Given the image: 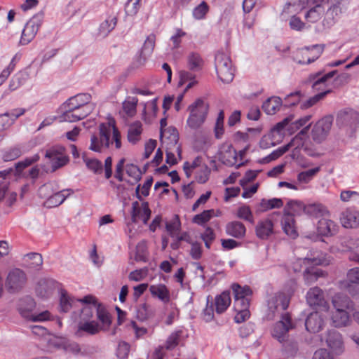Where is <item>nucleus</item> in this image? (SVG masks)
Masks as SVG:
<instances>
[{"label": "nucleus", "instance_id": "obj_2", "mask_svg": "<svg viewBox=\"0 0 359 359\" xmlns=\"http://www.w3.org/2000/svg\"><path fill=\"white\" fill-rule=\"evenodd\" d=\"M113 142L116 149H119L121 147L120 132L116 126L115 121L111 119L107 123H101L99 126V134L91 136L89 149L101 153L104 149H108Z\"/></svg>", "mask_w": 359, "mask_h": 359}, {"label": "nucleus", "instance_id": "obj_49", "mask_svg": "<svg viewBox=\"0 0 359 359\" xmlns=\"http://www.w3.org/2000/svg\"><path fill=\"white\" fill-rule=\"evenodd\" d=\"M137 102L138 99L136 97H128L123 102V109L128 116L133 117L136 114Z\"/></svg>", "mask_w": 359, "mask_h": 359}, {"label": "nucleus", "instance_id": "obj_29", "mask_svg": "<svg viewBox=\"0 0 359 359\" xmlns=\"http://www.w3.org/2000/svg\"><path fill=\"white\" fill-rule=\"evenodd\" d=\"M332 325L336 327H341L348 325L349 316L346 310L334 309L331 316Z\"/></svg>", "mask_w": 359, "mask_h": 359}, {"label": "nucleus", "instance_id": "obj_63", "mask_svg": "<svg viewBox=\"0 0 359 359\" xmlns=\"http://www.w3.org/2000/svg\"><path fill=\"white\" fill-rule=\"evenodd\" d=\"M237 216L238 217L248 221L251 224L254 223L253 215L248 206H242L239 208L238 210Z\"/></svg>", "mask_w": 359, "mask_h": 359}, {"label": "nucleus", "instance_id": "obj_5", "mask_svg": "<svg viewBox=\"0 0 359 359\" xmlns=\"http://www.w3.org/2000/svg\"><path fill=\"white\" fill-rule=\"evenodd\" d=\"M295 327V323L292 321L289 313L281 315L280 320L274 323L270 332L272 337L278 342L283 344L289 340V332Z\"/></svg>", "mask_w": 359, "mask_h": 359}, {"label": "nucleus", "instance_id": "obj_21", "mask_svg": "<svg viewBox=\"0 0 359 359\" xmlns=\"http://www.w3.org/2000/svg\"><path fill=\"white\" fill-rule=\"evenodd\" d=\"M337 70H333L327 74H323L324 70L319 71L316 73L311 74L309 76V81L313 82L312 88L315 90H320L321 86H325L326 81L332 78L336 74Z\"/></svg>", "mask_w": 359, "mask_h": 359}, {"label": "nucleus", "instance_id": "obj_15", "mask_svg": "<svg viewBox=\"0 0 359 359\" xmlns=\"http://www.w3.org/2000/svg\"><path fill=\"white\" fill-rule=\"evenodd\" d=\"M57 282L52 278H42L37 283L36 293L41 298H48L57 287Z\"/></svg>", "mask_w": 359, "mask_h": 359}, {"label": "nucleus", "instance_id": "obj_58", "mask_svg": "<svg viewBox=\"0 0 359 359\" xmlns=\"http://www.w3.org/2000/svg\"><path fill=\"white\" fill-rule=\"evenodd\" d=\"M22 154V152L19 147H13L5 151L2 158L5 162L11 161L20 157Z\"/></svg>", "mask_w": 359, "mask_h": 359}, {"label": "nucleus", "instance_id": "obj_14", "mask_svg": "<svg viewBox=\"0 0 359 359\" xmlns=\"http://www.w3.org/2000/svg\"><path fill=\"white\" fill-rule=\"evenodd\" d=\"M306 302L310 306L327 311L329 308L323 291L318 287L310 288L306 294Z\"/></svg>", "mask_w": 359, "mask_h": 359}, {"label": "nucleus", "instance_id": "obj_1", "mask_svg": "<svg viewBox=\"0 0 359 359\" xmlns=\"http://www.w3.org/2000/svg\"><path fill=\"white\" fill-rule=\"evenodd\" d=\"M306 1L309 5V9L304 14V18L307 22L316 23L320 20L324 29H330L339 19L341 14L339 0Z\"/></svg>", "mask_w": 359, "mask_h": 359}, {"label": "nucleus", "instance_id": "obj_33", "mask_svg": "<svg viewBox=\"0 0 359 359\" xmlns=\"http://www.w3.org/2000/svg\"><path fill=\"white\" fill-rule=\"evenodd\" d=\"M231 303V295L229 291H224L215 298L216 312L219 314L224 312Z\"/></svg>", "mask_w": 359, "mask_h": 359}, {"label": "nucleus", "instance_id": "obj_16", "mask_svg": "<svg viewBox=\"0 0 359 359\" xmlns=\"http://www.w3.org/2000/svg\"><path fill=\"white\" fill-rule=\"evenodd\" d=\"M325 341L327 346L337 354H340L344 351V341L341 334L334 330H328L325 336Z\"/></svg>", "mask_w": 359, "mask_h": 359}, {"label": "nucleus", "instance_id": "obj_27", "mask_svg": "<svg viewBox=\"0 0 359 359\" xmlns=\"http://www.w3.org/2000/svg\"><path fill=\"white\" fill-rule=\"evenodd\" d=\"M151 295L157 297L163 303L169 302L170 299V291L163 284L152 285L149 287Z\"/></svg>", "mask_w": 359, "mask_h": 359}, {"label": "nucleus", "instance_id": "obj_48", "mask_svg": "<svg viewBox=\"0 0 359 359\" xmlns=\"http://www.w3.org/2000/svg\"><path fill=\"white\" fill-rule=\"evenodd\" d=\"M39 159V156L38 154H35L32 157L26 158L23 161L16 163L15 166L13 167L14 168L15 175H19L25 168L38 161Z\"/></svg>", "mask_w": 359, "mask_h": 359}, {"label": "nucleus", "instance_id": "obj_19", "mask_svg": "<svg viewBox=\"0 0 359 359\" xmlns=\"http://www.w3.org/2000/svg\"><path fill=\"white\" fill-rule=\"evenodd\" d=\"M325 45L316 44L310 46H304L301 49V51L307 57L306 62L304 60L297 61L299 64H310L316 60L323 53Z\"/></svg>", "mask_w": 359, "mask_h": 359}, {"label": "nucleus", "instance_id": "obj_64", "mask_svg": "<svg viewBox=\"0 0 359 359\" xmlns=\"http://www.w3.org/2000/svg\"><path fill=\"white\" fill-rule=\"evenodd\" d=\"M180 335H181L180 331L172 332L168 337V338L167 339V340L165 341V348L167 350H172L175 346H177L179 343V339H180Z\"/></svg>", "mask_w": 359, "mask_h": 359}, {"label": "nucleus", "instance_id": "obj_43", "mask_svg": "<svg viewBox=\"0 0 359 359\" xmlns=\"http://www.w3.org/2000/svg\"><path fill=\"white\" fill-rule=\"evenodd\" d=\"M156 36L154 34H150L145 40L141 50V57L145 60L153 53L155 46Z\"/></svg>", "mask_w": 359, "mask_h": 359}, {"label": "nucleus", "instance_id": "obj_6", "mask_svg": "<svg viewBox=\"0 0 359 359\" xmlns=\"http://www.w3.org/2000/svg\"><path fill=\"white\" fill-rule=\"evenodd\" d=\"M290 303L288 297L283 292H276L268 297L267 309L266 311L265 318L268 320H273L276 316L283 314Z\"/></svg>", "mask_w": 359, "mask_h": 359}, {"label": "nucleus", "instance_id": "obj_40", "mask_svg": "<svg viewBox=\"0 0 359 359\" xmlns=\"http://www.w3.org/2000/svg\"><path fill=\"white\" fill-rule=\"evenodd\" d=\"M221 158L224 164L233 166L237 163V152L231 145H229L228 149L222 152Z\"/></svg>", "mask_w": 359, "mask_h": 359}, {"label": "nucleus", "instance_id": "obj_39", "mask_svg": "<svg viewBox=\"0 0 359 359\" xmlns=\"http://www.w3.org/2000/svg\"><path fill=\"white\" fill-rule=\"evenodd\" d=\"M154 311L146 303L141 304L136 309V318L140 321H145L154 316Z\"/></svg>", "mask_w": 359, "mask_h": 359}, {"label": "nucleus", "instance_id": "obj_47", "mask_svg": "<svg viewBox=\"0 0 359 359\" xmlns=\"http://www.w3.org/2000/svg\"><path fill=\"white\" fill-rule=\"evenodd\" d=\"M62 108L64 111L60 117L61 121L72 123L79 121L76 116L77 114H76L74 110V108L70 107L67 102H65L63 104Z\"/></svg>", "mask_w": 359, "mask_h": 359}, {"label": "nucleus", "instance_id": "obj_51", "mask_svg": "<svg viewBox=\"0 0 359 359\" xmlns=\"http://www.w3.org/2000/svg\"><path fill=\"white\" fill-rule=\"evenodd\" d=\"M283 205V201L280 198H273L271 199H262L260 206L262 211H266L273 208H279Z\"/></svg>", "mask_w": 359, "mask_h": 359}, {"label": "nucleus", "instance_id": "obj_9", "mask_svg": "<svg viewBox=\"0 0 359 359\" xmlns=\"http://www.w3.org/2000/svg\"><path fill=\"white\" fill-rule=\"evenodd\" d=\"M27 277L25 272L18 268L11 269L6 278L5 287L11 294L18 293L26 285Z\"/></svg>", "mask_w": 359, "mask_h": 359}, {"label": "nucleus", "instance_id": "obj_26", "mask_svg": "<svg viewBox=\"0 0 359 359\" xmlns=\"http://www.w3.org/2000/svg\"><path fill=\"white\" fill-rule=\"evenodd\" d=\"M245 226L243 223L238 221L229 222L226 226V234L236 238H243L245 235Z\"/></svg>", "mask_w": 359, "mask_h": 359}, {"label": "nucleus", "instance_id": "obj_10", "mask_svg": "<svg viewBox=\"0 0 359 359\" xmlns=\"http://www.w3.org/2000/svg\"><path fill=\"white\" fill-rule=\"evenodd\" d=\"M337 125L348 132L353 133L359 127V113L352 109H346L338 112Z\"/></svg>", "mask_w": 359, "mask_h": 359}, {"label": "nucleus", "instance_id": "obj_56", "mask_svg": "<svg viewBox=\"0 0 359 359\" xmlns=\"http://www.w3.org/2000/svg\"><path fill=\"white\" fill-rule=\"evenodd\" d=\"M302 99V93L300 91H295L287 95L285 99L283 105L285 107H290L296 105L300 102Z\"/></svg>", "mask_w": 359, "mask_h": 359}, {"label": "nucleus", "instance_id": "obj_60", "mask_svg": "<svg viewBox=\"0 0 359 359\" xmlns=\"http://www.w3.org/2000/svg\"><path fill=\"white\" fill-rule=\"evenodd\" d=\"M340 200L344 203L359 200V192L351 190H343L340 194Z\"/></svg>", "mask_w": 359, "mask_h": 359}, {"label": "nucleus", "instance_id": "obj_46", "mask_svg": "<svg viewBox=\"0 0 359 359\" xmlns=\"http://www.w3.org/2000/svg\"><path fill=\"white\" fill-rule=\"evenodd\" d=\"M75 299L69 297L65 290H61L60 309L62 312L67 313L73 306Z\"/></svg>", "mask_w": 359, "mask_h": 359}, {"label": "nucleus", "instance_id": "obj_37", "mask_svg": "<svg viewBox=\"0 0 359 359\" xmlns=\"http://www.w3.org/2000/svg\"><path fill=\"white\" fill-rule=\"evenodd\" d=\"M142 125L140 121H136L130 126L128 130V140L130 143L135 144L140 139L142 132Z\"/></svg>", "mask_w": 359, "mask_h": 359}, {"label": "nucleus", "instance_id": "obj_62", "mask_svg": "<svg viewBox=\"0 0 359 359\" xmlns=\"http://www.w3.org/2000/svg\"><path fill=\"white\" fill-rule=\"evenodd\" d=\"M224 114L223 111H220L217 121L215 123V137L217 139H220L222 137V135L224 133Z\"/></svg>", "mask_w": 359, "mask_h": 359}, {"label": "nucleus", "instance_id": "obj_11", "mask_svg": "<svg viewBox=\"0 0 359 359\" xmlns=\"http://www.w3.org/2000/svg\"><path fill=\"white\" fill-rule=\"evenodd\" d=\"M333 122L332 116H325L319 120L311 130L313 140L318 142H322L328 135Z\"/></svg>", "mask_w": 359, "mask_h": 359}, {"label": "nucleus", "instance_id": "obj_50", "mask_svg": "<svg viewBox=\"0 0 359 359\" xmlns=\"http://www.w3.org/2000/svg\"><path fill=\"white\" fill-rule=\"evenodd\" d=\"M291 146V143H289L283 147H279L276 150L272 151L269 155L266 156L260 161L261 163H268L272 161L276 160L285 152H287Z\"/></svg>", "mask_w": 359, "mask_h": 359}, {"label": "nucleus", "instance_id": "obj_18", "mask_svg": "<svg viewBox=\"0 0 359 359\" xmlns=\"http://www.w3.org/2000/svg\"><path fill=\"white\" fill-rule=\"evenodd\" d=\"M273 227V223L270 218L261 219L255 226L256 236L262 240H266L274 233Z\"/></svg>", "mask_w": 359, "mask_h": 359}, {"label": "nucleus", "instance_id": "obj_52", "mask_svg": "<svg viewBox=\"0 0 359 359\" xmlns=\"http://www.w3.org/2000/svg\"><path fill=\"white\" fill-rule=\"evenodd\" d=\"M320 168L316 167L299 172L297 175V180L300 183L307 184L319 172Z\"/></svg>", "mask_w": 359, "mask_h": 359}, {"label": "nucleus", "instance_id": "obj_30", "mask_svg": "<svg viewBox=\"0 0 359 359\" xmlns=\"http://www.w3.org/2000/svg\"><path fill=\"white\" fill-rule=\"evenodd\" d=\"M116 23V15L112 14L109 15L100 25L99 35L102 37H106L115 28Z\"/></svg>", "mask_w": 359, "mask_h": 359}, {"label": "nucleus", "instance_id": "obj_20", "mask_svg": "<svg viewBox=\"0 0 359 359\" xmlns=\"http://www.w3.org/2000/svg\"><path fill=\"white\" fill-rule=\"evenodd\" d=\"M324 320L318 312L311 313L305 321V327L308 332L316 333L321 330Z\"/></svg>", "mask_w": 359, "mask_h": 359}, {"label": "nucleus", "instance_id": "obj_61", "mask_svg": "<svg viewBox=\"0 0 359 359\" xmlns=\"http://www.w3.org/2000/svg\"><path fill=\"white\" fill-rule=\"evenodd\" d=\"M210 173V168L206 165H203L196 173V181L201 184L206 182L208 180Z\"/></svg>", "mask_w": 359, "mask_h": 359}, {"label": "nucleus", "instance_id": "obj_36", "mask_svg": "<svg viewBox=\"0 0 359 359\" xmlns=\"http://www.w3.org/2000/svg\"><path fill=\"white\" fill-rule=\"evenodd\" d=\"M306 205L298 201H289L284 208V214H291L293 217L294 215H301L304 213V208Z\"/></svg>", "mask_w": 359, "mask_h": 359}, {"label": "nucleus", "instance_id": "obj_42", "mask_svg": "<svg viewBox=\"0 0 359 359\" xmlns=\"http://www.w3.org/2000/svg\"><path fill=\"white\" fill-rule=\"evenodd\" d=\"M326 212L325 208L321 204H309L304 208V213L311 217L323 216Z\"/></svg>", "mask_w": 359, "mask_h": 359}, {"label": "nucleus", "instance_id": "obj_41", "mask_svg": "<svg viewBox=\"0 0 359 359\" xmlns=\"http://www.w3.org/2000/svg\"><path fill=\"white\" fill-rule=\"evenodd\" d=\"M165 229L171 237L177 236L181 229V222L177 215H175L170 221L165 223Z\"/></svg>", "mask_w": 359, "mask_h": 359}, {"label": "nucleus", "instance_id": "obj_55", "mask_svg": "<svg viewBox=\"0 0 359 359\" xmlns=\"http://www.w3.org/2000/svg\"><path fill=\"white\" fill-rule=\"evenodd\" d=\"M209 11V6L205 1H202L199 5L194 8L192 12L193 17L196 20L205 18Z\"/></svg>", "mask_w": 359, "mask_h": 359}, {"label": "nucleus", "instance_id": "obj_54", "mask_svg": "<svg viewBox=\"0 0 359 359\" xmlns=\"http://www.w3.org/2000/svg\"><path fill=\"white\" fill-rule=\"evenodd\" d=\"M214 210H204L201 214L195 215L193 218V222L198 225H203L208 222L213 216Z\"/></svg>", "mask_w": 359, "mask_h": 359}, {"label": "nucleus", "instance_id": "obj_3", "mask_svg": "<svg viewBox=\"0 0 359 359\" xmlns=\"http://www.w3.org/2000/svg\"><path fill=\"white\" fill-rule=\"evenodd\" d=\"M231 289L234 296L233 308L236 312L234 320L241 323L250 318L249 307L253 292L248 285L241 286L238 283H233Z\"/></svg>", "mask_w": 359, "mask_h": 359}, {"label": "nucleus", "instance_id": "obj_59", "mask_svg": "<svg viewBox=\"0 0 359 359\" xmlns=\"http://www.w3.org/2000/svg\"><path fill=\"white\" fill-rule=\"evenodd\" d=\"M84 162L87 168L95 174H100L102 172V162L96 158H84Z\"/></svg>", "mask_w": 359, "mask_h": 359}, {"label": "nucleus", "instance_id": "obj_22", "mask_svg": "<svg viewBox=\"0 0 359 359\" xmlns=\"http://www.w3.org/2000/svg\"><path fill=\"white\" fill-rule=\"evenodd\" d=\"M317 231L323 236H332L338 231V226L331 219L322 218L318 222Z\"/></svg>", "mask_w": 359, "mask_h": 359}, {"label": "nucleus", "instance_id": "obj_45", "mask_svg": "<svg viewBox=\"0 0 359 359\" xmlns=\"http://www.w3.org/2000/svg\"><path fill=\"white\" fill-rule=\"evenodd\" d=\"M293 119L292 117H287L282 121L278 123L270 131V135L272 137L278 136L280 138L284 135V130H287L288 124Z\"/></svg>", "mask_w": 359, "mask_h": 359}, {"label": "nucleus", "instance_id": "obj_7", "mask_svg": "<svg viewBox=\"0 0 359 359\" xmlns=\"http://www.w3.org/2000/svg\"><path fill=\"white\" fill-rule=\"evenodd\" d=\"M215 67L218 78L224 83H231L234 77V69L230 57L218 52L215 58Z\"/></svg>", "mask_w": 359, "mask_h": 359}, {"label": "nucleus", "instance_id": "obj_38", "mask_svg": "<svg viewBox=\"0 0 359 359\" xmlns=\"http://www.w3.org/2000/svg\"><path fill=\"white\" fill-rule=\"evenodd\" d=\"M203 60L197 53L192 52L187 56L188 67L191 71L201 70L203 66Z\"/></svg>", "mask_w": 359, "mask_h": 359}, {"label": "nucleus", "instance_id": "obj_17", "mask_svg": "<svg viewBox=\"0 0 359 359\" xmlns=\"http://www.w3.org/2000/svg\"><path fill=\"white\" fill-rule=\"evenodd\" d=\"M74 191L72 189H65L57 191H54L45 201L43 205L48 208H55L61 205L69 196L73 194Z\"/></svg>", "mask_w": 359, "mask_h": 359}, {"label": "nucleus", "instance_id": "obj_8", "mask_svg": "<svg viewBox=\"0 0 359 359\" xmlns=\"http://www.w3.org/2000/svg\"><path fill=\"white\" fill-rule=\"evenodd\" d=\"M35 307V302L32 297H26L20 299L18 309L20 315L28 320L44 321L50 318V313L48 311H43L38 314L32 313V310Z\"/></svg>", "mask_w": 359, "mask_h": 359}, {"label": "nucleus", "instance_id": "obj_28", "mask_svg": "<svg viewBox=\"0 0 359 359\" xmlns=\"http://www.w3.org/2000/svg\"><path fill=\"white\" fill-rule=\"evenodd\" d=\"M23 261L26 267L34 270H39L43 264L41 255L36 252H31L25 255Z\"/></svg>", "mask_w": 359, "mask_h": 359}, {"label": "nucleus", "instance_id": "obj_12", "mask_svg": "<svg viewBox=\"0 0 359 359\" xmlns=\"http://www.w3.org/2000/svg\"><path fill=\"white\" fill-rule=\"evenodd\" d=\"M45 156L50 160L53 171L65 165L69 161V158L62 147L50 148L46 151Z\"/></svg>", "mask_w": 359, "mask_h": 359}, {"label": "nucleus", "instance_id": "obj_34", "mask_svg": "<svg viewBox=\"0 0 359 359\" xmlns=\"http://www.w3.org/2000/svg\"><path fill=\"white\" fill-rule=\"evenodd\" d=\"M283 104V100L279 97H272L267 99L262 104L263 110L267 114H274Z\"/></svg>", "mask_w": 359, "mask_h": 359}, {"label": "nucleus", "instance_id": "obj_25", "mask_svg": "<svg viewBox=\"0 0 359 359\" xmlns=\"http://www.w3.org/2000/svg\"><path fill=\"white\" fill-rule=\"evenodd\" d=\"M101 330L100 324L95 320L79 321L76 334L81 337V332H83L89 335H95Z\"/></svg>", "mask_w": 359, "mask_h": 359}, {"label": "nucleus", "instance_id": "obj_24", "mask_svg": "<svg viewBox=\"0 0 359 359\" xmlns=\"http://www.w3.org/2000/svg\"><path fill=\"white\" fill-rule=\"evenodd\" d=\"M282 229L285 234L291 238H296L298 233L295 227V221L291 214H283L281 219Z\"/></svg>", "mask_w": 359, "mask_h": 359}, {"label": "nucleus", "instance_id": "obj_23", "mask_svg": "<svg viewBox=\"0 0 359 359\" xmlns=\"http://www.w3.org/2000/svg\"><path fill=\"white\" fill-rule=\"evenodd\" d=\"M340 219L345 228H357L359 226V211L346 209Z\"/></svg>", "mask_w": 359, "mask_h": 359}, {"label": "nucleus", "instance_id": "obj_53", "mask_svg": "<svg viewBox=\"0 0 359 359\" xmlns=\"http://www.w3.org/2000/svg\"><path fill=\"white\" fill-rule=\"evenodd\" d=\"M323 276V272L319 269H307L304 273V278L307 285L316 281L318 278Z\"/></svg>", "mask_w": 359, "mask_h": 359}, {"label": "nucleus", "instance_id": "obj_31", "mask_svg": "<svg viewBox=\"0 0 359 359\" xmlns=\"http://www.w3.org/2000/svg\"><path fill=\"white\" fill-rule=\"evenodd\" d=\"M90 99L91 96L90 94L81 93L70 97L66 102L73 108L94 105L93 103H90Z\"/></svg>", "mask_w": 359, "mask_h": 359}, {"label": "nucleus", "instance_id": "obj_57", "mask_svg": "<svg viewBox=\"0 0 359 359\" xmlns=\"http://www.w3.org/2000/svg\"><path fill=\"white\" fill-rule=\"evenodd\" d=\"M330 92V90H326L324 92H321L317 95H315L314 96L310 97L305 102H302L301 108L305 109L312 107L313 105L316 104L318 102H319L320 100L324 98V97Z\"/></svg>", "mask_w": 359, "mask_h": 359}, {"label": "nucleus", "instance_id": "obj_32", "mask_svg": "<svg viewBox=\"0 0 359 359\" xmlns=\"http://www.w3.org/2000/svg\"><path fill=\"white\" fill-rule=\"evenodd\" d=\"M96 313L97 319L101 323L100 329L102 331H107L111 324L109 313L102 304H99Z\"/></svg>", "mask_w": 359, "mask_h": 359}, {"label": "nucleus", "instance_id": "obj_44", "mask_svg": "<svg viewBox=\"0 0 359 359\" xmlns=\"http://www.w3.org/2000/svg\"><path fill=\"white\" fill-rule=\"evenodd\" d=\"M99 304L83 305L80 314V321L92 320L94 313L97 311Z\"/></svg>", "mask_w": 359, "mask_h": 359}, {"label": "nucleus", "instance_id": "obj_13", "mask_svg": "<svg viewBox=\"0 0 359 359\" xmlns=\"http://www.w3.org/2000/svg\"><path fill=\"white\" fill-rule=\"evenodd\" d=\"M41 23V15H37L30 19L25 25L20 43L21 45L28 44L36 36Z\"/></svg>", "mask_w": 359, "mask_h": 359}, {"label": "nucleus", "instance_id": "obj_35", "mask_svg": "<svg viewBox=\"0 0 359 359\" xmlns=\"http://www.w3.org/2000/svg\"><path fill=\"white\" fill-rule=\"evenodd\" d=\"M332 304L334 309L346 310L352 307L350 298L343 294H337L332 298Z\"/></svg>", "mask_w": 359, "mask_h": 359}, {"label": "nucleus", "instance_id": "obj_4", "mask_svg": "<svg viewBox=\"0 0 359 359\" xmlns=\"http://www.w3.org/2000/svg\"><path fill=\"white\" fill-rule=\"evenodd\" d=\"M209 105L203 100L198 98L188 107L190 114L187 120V126L192 130L199 128L205 122Z\"/></svg>", "mask_w": 359, "mask_h": 359}]
</instances>
